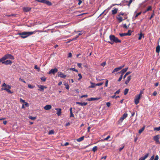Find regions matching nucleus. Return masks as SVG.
Masks as SVG:
<instances>
[{"label":"nucleus","mask_w":160,"mask_h":160,"mask_svg":"<svg viewBox=\"0 0 160 160\" xmlns=\"http://www.w3.org/2000/svg\"><path fill=\"white\" fill-rule=\"evenodd\" d=\"M37 32H42V31L40 30H36L33 32H18L17 34L20 35V37L22 38H25Z\"/></svg>","instance_id":"f257e3e1"},{"label":"nucleus","mask_w":160,"mask_h":160,"mask_svg":"<svg viewBox=\"0 0 160 160\" xmlns=\"http://www.w3.org/2000/svg\"><path fill=\"white\" fill-rule=\"evenodd\" d=\"M142 13V12H140L137 13L135 16V18H136L139 15H140Z\"/></svg>","instance_id":"c9c22d12"},{"label":"nucleus","mask_w":160,"mask_h":160,"mask_svg":"<svg viewBox=\"0 0 160 160\" xmlns=\"http://www.w3.org/2000/svg\"><path fill=\"white\" fill-rule=\"evenodd\" d=\"M143 93V92L142 91H141L140 92V94L138 95H140V96L141 97L142 95V94Z\"/></svg>","instance_id":"69168bd1"},{"label":"nucleus","mask_w":160,"mask_h":160,"mask_svg":"<svg viewBox=\"0 0 160 160\" xmlns=\"http://www.w3.org/2000/svg\"><path fill=\"white\" fill-rule=\"evenodd\" d=\"M55 110H57V114L58 115V116H60L61 114V109L60 108H56Z\"/></svg>","instance_id":"ddd939ff"},{"label":"nucleus","mask_w":160,"mask_h":160,"mask_svg":"<svg viewBox=\"0 0 160 160\" xmlns=\"http://www.w3.org/2000/svg\"><path fill=\"white\" fill-rule=\"evenodd\" d=\"M106 64V63L105 62H102V63L101 64V65L102 66H103V67H104L105 65Z\"/></svg>","instance_id":"6e6d98bb"},{"label":"nucleus","mask_w":160,"mask_h":160,"mask_svg":"<svg viewBox=\"0 0 160 160\" xmlns=\"http://www.w3.org/2000/svg\"><path fill=\"white\" fill-rule=\"evenodd\" d=\"M34 68L35 69H36L37 70V71H40V68H38V67L36 65H35V67H34Z\"/></svg>","instance_id":"58836bf2"},{"label":"nucleus","mask_w":160,"mask_h":160,"mask_svg":"<svg viewBox=\"0 0 160 160\" xmlns=\"http://www.w3.org/2000/svg\"><path fill=\"white\" fill-rule=\"evenodd\" d=\"M124 66V65H123V66H120L119 67H118L117 68L118 69V70H121L123 67Z\"/></svg>","instance_id":"bf43d9fd"},{"label":"nucleus","mask_w":160,"mask_h":160,"mask_svg":"<svg viewBox=\"0 0 160 160\" xmlns=\"http://www.w3.org/2000/svg\"><path fill=\"white\" fill-rule=\"evenodd\" d=\"M72 57V54L71 52H69L68 53V58H71Z\"/></svg>","instance_id":"864d4df0"},{"label":"nucleus","mask_w":160,"mask_h":160,"mask_svg":"<svg viewBox=\"0 0 160 160\" xmlns=\"http://www.w3.org/2000/svg\"><path fill=\"white\" fill-rule=\"evenodd\" d=\"M5 60V58L4 57H3L2 58L0 59V63L2 62V63L3 64V62H4V61Z\"/></svg>","instance_id":"bb28decb"},{"label":"nucleus","mask_w":160,"mask_h":160,"mask_svg":"<svg viewBox=\"0 0 160 160\" xmlns=\"http://www.w3.org/2000/svg\"><path fill=\"white\" fill-rule=\"evenodd\" d=\"M42 3H45V4L49 6L52 5V3L51 2L47 0H43L42 1Z\"/></svg>","instance_id":"1a4fd4ad"},{"label":"nucleus","mask_w":160,"mask_h":160,"mask_svg":"<svg viewBox=\"0 0 160 160\" xmlns=\"http://www.w3.org/2000/svg\"><path fill=\"white\" fill-rule=\"evenodd\" d=\"M128 34H126V33H119L120 36L121 37H123L126 36H127V35H128Z\"/></svg>","instance_id":"c756f323"},{"label":"nucleus","mask_w":160,"mask_h":160,"mask_svg":"<svg viewBox=\"0 0 160 160\" xmlns=\"http://www.w3.org/2000/svg\"><path fill=\"white\" fill-rule=\"evenodd\" d=\"M156 52L157 53H159L160 51V46L159 45H158L156 47Z\"/></svg>","instance_id":"a878e982"},{"label":"nucleus","mask_w":160,"mask_h":160,"mask_svg":"<svg viewBox=\"0 0 160 160\" xmlns=\"http://www.w3.org/2000/svg\"><path fill=\"white\" fill-rule=\"evenodd\" d=\"M108 80L107 79H106V82H105V86L106 87H107L108 86Z\"/></svg>","instance_id":"603ef678"},{"label":"nucleus","mask_w":160,"mask_h":160,"mask_svg":"<svg viewBox=\"0 0 160 160\" xmlns=\"http://www.w3.org/2000/svg\"><path fill=\"white\" fill-rule=\"evenodd\" d=\"M122 75H121L120 77H119V79L118 80V82H120V81H121L122 80Z\"/></svg>","instance_id":"de8ad7c7"},{"label":"nucleus","mask_w":160,"mask_h":160,"mask_svg":"<svg viewBox=\"0 0 160 160\" xmlns=\"http://www.w3.org/2000/svg\"><path fill=\"white\" fill-rule=\"evenodd\" d=\"M52 108V106L50 105H46L44 107V108L46 110H49Z\"/></svg>","instance_id":"dca6fc26"},{"label":"nucleus","mask_w":160,"mask_h":160,"mask_svg":"<svg viewBox=\"0 0 160 160\" xmlns=\"http://www.w3.org/2000/svg\"><path fill=\"white\" fill-rule=\"evenodd\" d=\"M131 32H132V31L131 30H129L128 31V32L127 33H126V34H128L127 35L130 36L131 35Z\"/></svg>","instance_id":"79ce46f5"},{"label":"nucleus","mask_w":160,"mask_h":160,"mask_svg":"<svg viewBox=\"0 0 160 160\" xmlns=\"http://www.w3.org/2000/svg\"><path fill=\"white\" fill-rule=\"evenodd\" d=\"M54 133V131L53 130H51L49 131L48 132V134H52Z\"/></svg>","instance_id":"e433bc0d"},{"label":"nucleus","mask_w":160,"mask_h":160,"mask_svg":"<svg viewBox=\"0 0 160 160\" xmlns=\"http://www.w3.org/2000/svg\"><path fill=\"white\" fill-rule=\"evenodd\" d=\"M154 131H159L160 130V127H159L157 128H154Z\"/></svg>","instance_id":"4c0bfd02"},{"label":"nucleus","mask_w":160,"mask_h":160,"mask_svg":"<svg viewBox=\"0 0 160 160\" xmlns=\"http://www.w3.org/2000/svg\"><path fill=\"white\" fill-rule=\"evenodd\" d=\"M152 7L151 6H149L148 7V8H147V9L143 12V13L144 14L146 12H147L149 11H151L152 10Z\"/></svg>","instance_id":"aec40b11"},{"label":"nucleus","mask_w":160,"mask_h":160,"mask_svg":"<svg viewBox=\"0 0 160 160\" xmlns=\"http://www.w3.org/2000/svg\"><path fill=\"white\" fill-rule=\"evenodd\" d=\"M2 87H2L1 88V91L4 90L7 91L9 93L11 94L13 92L10 90V89L11 88V86H10L7 85L5 83H4L2 84Z\"/></svg>","instance_id":"f03ea898"},{"label":"nucleus","mask_w":160,"mask_h":160,"mask_svg":"<svg viewBox=\"0 0 160 160\" xmlns=\"http://www.w3.org/2000/svg\"><path fill=\"white\" fill-rule=\"evenodd\" d=\"M160 138V135H156L153 137V139L155 141H156L157 140L159 139Z\"/></svg>","instance_id":"5701e85b"},{"label":"nucleus","mask_w":160,"mask_h":160,"mask_svg":"<svg viewBox=\"0 0 160 160\" xmlns=\"http://www.w3.org/2000/svg\"><path fill=\"white\" fill-rule=\"evenodd\" d=\"M65 85L66 86V88L67 89H68L69 88V85L68 84H65Z\"/></svg>","instance_id":"09e8293b"},{"label":"nucleus","mask_w":160,"mask_h":160,"mask_svg":"<svg viewBox=\"0 0 160 160\" xmlns=\"http://www.w3.org/2000/svg\"><path fill=\"white\" fill-rule=\"evenodd\" d=\"M154 15H155L154 11H153V13L152 14L151 17L149 18V19L150 20H151Z\"/></svg>","instance_id":"473e14b6"},{"label":"nucleus","mask_w":160,"mask_h":160,"mask_svg":"<svg viewBox=\"0 0 160 160\" xmlns=\"http://www.w3.org/2000/svg\"><path fill=\"white\" fill-rule=\"evenodd\" d=\"M149 153H147L143 157H141L138 160H145L149 156Z\"/></svg>","instance_id":"2eb2a0df"},{"label":"nucleus","mask_w":160,"mask_h":160,"mask_svg":"<svg viewBox=\"0 0 160 160\" xmlns=\"http://www.w3.org/2000/svg\"><path fill=\"white\" fill-rule=\"evenodd\" d=\"M19 81H21L22 82H23L24 83H26V82L23 79H22L21 78H20L19 79Z\"/></svg>","instance_id":"5fc2aeb1"},{"label":"nucleus","mask_w":160,"mask_h":160,"mask_svg":"<svg viewBox=\"0 0 160 160\" xmlns=\"http://www.w3.org/2000/svg\"><path fill=\"white\" fill-rule=\"evenodd\" d=\"M24 106H25L26 107H28L29 106L27 102H25Z\"/></svg>","instance_id":"774afa93"},{"label":"nucleus","mask_w":160,"mask_h":160,"mask_svg":"<svg viewBox=\"0 0 160 160\" xmlns=\"http://www.w3.org/2000/svg\"><path fill=\"white\" fill-rule=\"evenodd\" d=\"M70 117H74V115L73 114L72 112H70Z\"/></svg>","instance_id":"4d7b16f0"},{"label":"nucleus","mask_w":160,"mask_h":160,"mask_svg":"<svg viewBox=\"0 0 160 160\" xmlns=\"http://www.w3.org/2000/svg\"><path fill=\"white\" fill-rule=\"evenodd\" d=\"M38 87L39 88L38 90L41 91H43L44 89L47 88V87L42 85H38Z\"/></svg>","instance_id":"9b49d317"},{"label":"nucleus","mask_w":160,"mask_h":160,"mask_svg":"<svg viewBox=\"0 0 160 160\" xmlns=\"http://www.w3.org/2000/svg\"><path fill=\"white\" fill-rule=\"evenodd\" d=\"M78 76L79 77V78H78V80H80L82 78V76L81 74L79 73L78 74Z\"/></svg>","instance_id":"ea45409f"},{"label":"nucleus","mask_w":160,"mask_h":160,"mask_svg":"<svg viewBox=\"0 0 160 160\" xmlns=\"http://www.w3.org/2000/svg\"><path fill=\"white\" fill-rule=\"evenodd\" d=\"M109 38L111 41H112L115 43H120L121 42V40H119L117 37H115L114 35H110Z\"/></svg>","instance_id":"7ed1b4c3"},{"label":"nucleus","mask_w":160,"mask_h":160,"mask_svg":"<svg viewBox=\"0 0 160 160\" xmlns=\"http://www.w3.org/2000/svg\"><path fill=\"white\" fill-rule=\"evenodd\" d=\"M118 11V9L117 8H115L114 9L112 10V14L113 15H114L116 14L117 12Z\"/></svg>","instance_id":"4be33fe9"},{"label":"nucleus","mask_w":160,"mask_h":160,"mask_svg":"<svg viewBox=\"0 0 160 160\" xmlns=\"http://www.w3.org/2000/svg\"><path fill=\"white\" fill-rule=\"evenodd\" d=\"M98 149V148L97 147V146H95L92 149V151L93 152H95V151H96Z\"/></svg>","instance_id":"7c9ffc66"},{"label":"nucleus","mask_w":160,"mask_h":160,"mask_svg":"<svg viewBox=\"0 0 160 160\" xmlns=\"http://www.w3.org/2000/svg\"><path fill=\"white\" fill-rule=\"evenodd\" d=\"M119 71V70L117 68H115L112 71V73H114L116 72H117Z\"/></svg>","instance_id":"c03bdc74"},{"label":"nucleus","mask_w":160,"mask_h":160,"mask_svg":"<svg viewBox=\"0 0 160 160\" xmlns=\"http://www.w3.org/2000/svg\"><path fill=\"white\" fill-rule=\"evenodd\" d=\"M4 58H5V60L8 59L9 58L12 59H14V57L13 56H12V55L10 54H6L4 56Z\"/></svg>","instance_id":"0eeeda50"},{"label":"nucleus","mask_w":160,"mask_h":160,"mask_svg":"<svg viewBox=\"0 0 160 160\" xmlns=\"http://www.w3.org/2000/svg\"><path fill=\"white\" fill-rule=\"evenodd\" d=\"M143 34H142L141 32V33L140 34L138 38V40H141Z\"/></svg>","instance_id":"a19ab883"},{"label":"nucleus","mask_w":160,"mask_h":160,"mask_svg":"<svg viewBox=\"0 0 160 160\" xmlns=\"http://www.w3.org/2000/svg\"><path fill=\"white\" fill-rule=\"evenodd\" d=\"M23 10L24 12H27L31 10V8L29 7H23Z\"/></svg>","instance_id":"f8f14e48"},{"label":"nucleus","mask_w":160,"mask_h":160,"mask_svg":"<svg viewBox=\"0 0 160 160\" xmlns=\"http://www.w3.org/2000/svg\"><path fill=\"white\" fill-rule=\"evenodd\" d=\"M128 69V68L123 69L120 72V73H121V75H122L123 76V74L127 71Z\"/></svg>","instance_id":"6ab92c4d"},{"label":"nucleus","mask_w":160,"mask_h":160,"mask_svg":"<svg viewBox=\"0 0 160 160\" xmlns=\"http://www.w3.org/2000/svg\"><path fill=\"white\" fill-rule=\"evenodd\" d=\"M100 98H88L87 99V100L88 101H94V100H97L99 99Z\"/></svg>","instance_id":"4468645a"},{"label":"nucleus","mask_w":160,"mask_h":160,"mask_svg":"<svg viewBox=\"0 0 160 160\" xmlns=\"http://www.w3.org/2000/svg\"><path fill=\"white\" fill-rule=\"evenodd\" d=\"M28 87L30 88H33L34 87V86H32L30 84H28Z\"/></svg>","instance_id":"49530a36"},{"label":"nucleus","mask_w":160,"mask_h":160,"mask_svg":"<svg viewBox=\"0 0 160 160\" xmlns=\"http://www.w3.org/2000/svg\"><path fill=\"white\" fill-rule=\"evenodd\" d=\"M140 97H141L140 96V95H137L135 96L134 99V102L136 105L138 104L139 103Z\"/></svg>","instance_id":"39448f33"},{"label":"nucleus","mask_w":160,"mask_h":160,"mask_svg":"<svg viewBox=\"0 0 160 160\" xmlns=\"http://www.w3.org/2000/svg\"><path fill=\"white\" fill-rule=\"evenodd\" d=\"M154 155H153L151 157L150 159L148 160H153L154 159Z\"/></svg>","instance_id":"e2e57ef3"},{"label":"nucleus","mask_w":160,"mask_h":160,"mask_svg":"<svg viewBox=\"0 0 160 160\" xmlns=\"http://www.w3.org/2000/svg\"><path fill=\"white\" fill-rule=\"evenodd\" d=\"M77 65L78 67L82 68V64L81 63H78Z\"/></svg>","instance_id":"8fccbe9b"},{"label":"nucleus","mask_w":160,"mask_h":160,"mask_svg":"<svg viewBox=\"0 0 160 160\" xmlns=\"http://www.w3.org/2000/svg\"><path fill=\"white\" fill-rule=\"evenodd\" d=\"M128 27L129 26H127L126 24H124L123 25V28L126 29H128Z\"/></svg>","instance_id":"37998d69"},{"label":"nucleus","mask_w":160,"mask_h":160,"mask_svg":"<svg viewBox=\"0 0 160 160\" xmlns=\"http://www.w3.org/2000/svg\"><path fill=\"white\" fill-rule=\"evenodd\" d=\"M131 76H129L128 77L127 79L125 82V83L126 84H127L130 81L131 79Z\"/></svg>","instance_id":"412c9836"},{"label":"nucleus","mask_w":160,"mask_h":160,"mask_svg":"<svg viewBox=\"0 0 160 160\" xmlns=\"http://www.w3.org/2000/svg\"><path fill=\"white\" fill-rule=\"evenodd\" d=\"M28 118L30 119H31L32 120H35L36 119V117H32L31 116H28Z\"/></svg>","instance_id":"2f4dec72"},{"label":"nucleus","mask_w":160,"mask_h":160,"mask_svg":"<svg viewBox=\"0 0 160 160\" xmlns=\"http://www.w3.org/2000/svg\"><path fill=\"white\" fill-rule=\"evenodd\" d=\"M103 84V82H101V83H97V84H96V85L98 86H100L102 85Z\"/></svg>","instance_id":"3c124183"},{"label":"nucleus","mask_w":160,"mask_h":160,"mask_svg":"<svg viewBox=\"0 0 160 160\" xmlns=\"http://www.w3.org/2000/svg\"><path fill=\"white\" fill-rule=\"evenodd\" d=\"M129 89L128 88H126L124 92V95H126L128 93V92Z\"/></svg>","instance_id":"c85d7f7f"},{"label":"nucleus","mask_w":160,"mask_h":160,"mask_svg":"<svg viewBox=\"0 0 160 160\" xmlns=\"http://www.w3.org/2000/svg\"><path fill=\"white\" fill-rule=\"evenodd\" d=\"M58 71V69L56 68H55L54 69H51L48 73V74H52L54 75Z\"/></svg>","instance_id":"423d86ee"},{"label":"nucleus","mask_w":160,"mask_h":160,"mask_svg":"<svg viewBox=\"0 0 160 160\" xmlns=\"http://www.w3.org/2000/svg\"><path fill=\"white\" fill-rule=\"evenodd\" d=\"M78 37V36H77V37H76V38H74L72 39H70V41H73V40H76L77 38Z\"/></svg>","instance_id":"0e129e2a"},{"label":"nucleus","mask_w":160,"mask_h":160,"mask_svg":"<svg viewBox=\"0 0 160 160\" xmlns=\"http://www.w3.org/2000/svg\"><path fill=\"white\" fill-rule=\"evenodd\" d=\"M121 15L122 16L124 15V13L121 12L118 15V16L116 17L117 19L118 20V22H122L123 20L127 19V17L125 18L124 19H122V18L121 17L120 15Z\"/></svg>","instance_id":"20e7f679"},{"label":"nucleus","mask_w":160,"mask_h":160,"mask_svg":"<svg viewBox=\"0 0 160 160\" xmlns=\"http://www.w3.org/2000/svg\"><path fill=\"white\" fill-rule=\"evenodd\" d=\"M41 79L43 82H45L46 80V78L44 76L41 78Z\"/></svg>","instance_id":"72a5a7b5"},{"label":"nucleus","mask_w":160,"mask_h":160,"mask_svg":"<svg viewBox=\"0 0 160 160\" xmlns=\"http://www.w3.org/2000/svg\"><path fill=\"white\" fill-rule=\"evenodd\" d=\"M3 63L5 65H10L12 63V62L10 60H7L5 61H4V62H3Z\"/></svg>","instance_id":"a211bd4d"},{"label":"nucleus","mask_w":160,"mask_h":160,"mask_svg":"<svg viewBox=\"0 0 160 160\" xmlns=\"http://www.w3.org/2000/svg\"><path fill=\"white\" fill-rule=\"evenodd\" d=\"M127 116H128V114L127 113H125L124 114H123L122 117H121L120 118L119 120V122H122L123 121V120Z\"/></svg>","instance_id":"6e6552de"},{"label":"nucleus","mask_w":160,"mask_h":160,"mask_svg":"<svg viewBox=\"0 0 160 160\" xmlns=\"http://www.w3.org/2000/svg\"><path fill=\"white\" fill-rule=\"evenodd\" d=\"M58 77H60L61 78H65L66 77V75L63 74L62 72H58Z\"/></svg>","instance_id":"9d476101"},{"label":"nucleus","mask_w":160,"mask_h":160,"mask_svg":"<svg viewBox=\"0 0 160 160\" xmlns=\"http://www.w3.org/2000/svg\"><path fill=\"white\" fill-rule=\"evenodd\" d=\"M76 104H77L80 105H81V106H85L86 105L88 104V103L87 102H84L82 103V102H76Z\"/></svg>","instance_id":"f3484780"},{"label":"nucleus","mask_w":160,"mask_h":160,"mask_svg":"<svg viewBox=\"0 0 160 160\" xmlns=\"http://www.w3.org/2000/svg\"><path fill=\"white\" fill-rule=\"evenodd\" d=\"M106 105H107V106L108 107H110V105H111V103L110 102H108L106 103Z\"/></svg>","instance_id":"052dcab7"},{"label":"nucleus","mask_w":160,"mask_h":160,"mask_svg":"<svg viewBox=\"0 0 160 160\" xmlns=\"http://www.w3.org/2000/svg\"><path fill=\"white\" fill-rule=\"evenodd\" d=\"M84 136H82V137L80 138H79L77 139V141L78 142H81V141H82L84 139Z\"/></svg>","instance_id":"393cba45"},{"label":"nucleus","mask_w":160,"mask_h":160,"mask_svg":"<svg viewBox=\"0 0 160 160\" xmlns=\"http://www.w3.org/2000/svg\"><path fill=\"white\" fill-rule=\"evenodd\" d=\"M110 136H108L106 138L104 139V140H107L109 138H110Z\"/></svg>","instance_id":"680f3d73"},{"label":"nucleus","mask_w":160,"mask_h":160,"mask_svg":"<svg viewBox=\"0 0 160 160\" xmlns=\"http://www.w3.org/2000/svg\"><path fill=\"white\" fill-rule=\"evenodd\" d=\"M120 89H119L114 93V94H118L120 93Z\"/></svg>","instance_id":"a18cd8bd"},{"label":"nucleus","mask_w":160,"mask_h":160,"mask_svg":"<svg viewBox=\"0 0 160 160\" xmlns=\"http://www.w3.org/2000/svg\"><path fill=\"white\" fill-rule=\"evenodd\" d=\"M145 126H144L141 129L139 130L138 133L139 134H141L144 130L145 128Z\"/></svg>","instance_id":"b1692460"},{"label":"nucleus","mask_w":160,"mask_h":160,"mask_svg":"<svg viewBox=\"0 0 160 160\" xmlns=\"http://www.w3.org/2000/svg\"><path fill=\"white\" fill-rule=\"evenodd\" d=\"M20 101L21 102H22V103H25L26 102L24 100H23L21 98L20 99Z\"/></svg>","instance_id":"13d9d810"},{"label":"nucleus","mask_w":160,"mask_h":160,"mask_svg":"<svg viewBox=\"0 0 160 160\" xmlns=\"http://www.w3.org/2000/svg\"><path fill=\"white\" fill-rule=\"evenodd\" d=\"M70 70L76 72H78V70H77V69H75V68H70Z\"/></svg>","instance_id":"f704fd0d"},{"label":"nucleus","mask_w":160,"mask_h":160,"mask_svg":"<svg viewBox=\"0 0 160 160\" xmlns=\"http://www.w3.org/2000/svg\"><path fill=\"white\" fill-rule=\"evenodd\" d=\"M158 155H156L155 156V158L154 160H158Z\"/></svg>","instance_id":"338daca9"},{"label":"nucleus","mask_w":160,"mask_h":160,"mask_svg":"<svg viewBox=\"0 0 160 160\" xmlns=\"http://www.w3.org/2000/svg\"><path fill=\"white\" fill-rule=\"evenodd\" d=\"M91 83L92 84V85L91 86H89V88H94L95 87V86L96 85V84H95V83H92V82H91Z\"/></svg>","instance_id":"cd10ccee"}]
</instances>
